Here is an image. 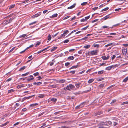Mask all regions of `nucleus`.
I'll list each match as a JSON object with an SVG mask.
<instances>
[{"instance_id": "nucleus-4", "label": "nucleus", "mask_w": 128, "mask_h": 128, "mask_svg": "<svg viewBox=\"0 0 128 128\" xmlns=\"http://www.w3.org/2000/svg\"><path fill=\"white\" fill-rule=\"evenodd\" d=\"M14 19L13 18H10L9 20H6L5 22L6 24H7L10 23Z\"/></svg>"}, {"instance_id": "nucleus-5", "label": "nucleus", "mask_w": 128, "mask_h": 128, "mask_svg": "<svg viewBox=\"0 0 128 128\" xmlns=\"http://www.w3.org/2000/svg\"><path fill=\"white\" fill-rule=\"evenodd\" d=\"M91 55L92 56L96 55L97 54V51L96 50H93L90 52Z\"/></svg>"}, {"instance_id": "nucleus-51", "label": "nucleus", "mask_w": 128, "mask_h": 128, "mask_svg": "<svg viewBox=\"0 0 128 128\" xmlns=\"http://www.w3.org/2000/svg\"><path fill=\"white\" fill-rule=\"evenodd\" d=\"M69 42V40H66L64 41V43H66Z\"/></svg>"}, {"instance_id": "nucleus-24", "label": "nucleus", "mask_w": 128, "mask_h": 128, "mask_svg": "<svg viewBox=\"0 0 128 128\" xmlns=\"http://www.w3.org/2000/svg\"><path fill=\"white\" fill-rule=\"evenodd\" d=\"M45 96L44 94H42L40 95L38 97L40 98H43Z\"/></svg>"}, {"instance_id": "nucleus-63", "label": "nucleus", "mask_w": 128, "mask_h": 128, "mask_svg": "<svg viewBox=\"0 0 128 128\" xmlns=\"http://www.w3.org/2000/svg\"><path fill=\"white\" fill-rule=\"evenodd\" d=\"M98 8V7H96L95 8H93V10H97Z\"/></svg>"}, {"instance_id": "nucleus-1", "label": "nucleus", "mask_w": 128, "mask_h": 128, "mask_svg": "<svg viewBox=\"0 0 128 128\" xmlns=\"http://www.w3.org/2000/svg\"><path fill=\"white\" fill-rule=\"evenodd\" d=\"M100 126L98 128H106L108 126L106 123L104 122H102L100 124Z\"/></svg>"}, {"instance_id": "nucleus-40", "label": "nucleus", "mask_w": 128, "mask_h": 128, "mask_svg": "<svg viewBox=\"0 0 128 128\" xmlns=\"http://www.w3.org/2000/svg\"><path fill=\"white\" fill-rule=\"evenodd\" d=\"M87 4V2H84L81 4V5L83 6H84Z\"/></svg>"}, {"instance_id": "nucleus-31", "label": "nucleus", "mask_w": 128, "mask_h": 128, "mask_svg": "<svg viewBox=\"0 0 128 128\" xmlns=\"http://www.w3.org/2000/svg\"><path fill=\"white\" fill-rule=\"evenodd\" d=\"M27 36V35L26 34H23L21 36H20V38H21L22 37H23L24 38L25 36Z\"/></svg>"}, {"instance_id": "nucleus-41", "label": "nucleus", "mask_w": 128, "mask_h": 128, "mask_svg": "<svg viewBox=\"0 0 128 128\" xmlns=\"http://www.w3.org/2000/svg\"><path fill=\"white\" fill-rule=\"evenodd\" d=\"M112 44H113V43H110V44H108L106 45V46H105L106 47H108V46H111Z\"/></svg>"}, {"instance_id": "nucleus-39", "label": "nucleus", "mask_w": 128, "mask_h": 128, "mask_svg": "<svg viewBox=\"0 0 128 128\" xmlns=\"http://www.w3.org/2000/svg\"><path fill=\"white\" fill-rule=\"evenodd\" d=\"M52 39V36H51L49 35L48 36V40H50Z\"/></svg>"}, {"instance_id": "nucleus-47", "label": "nucleus", "mask_w": 128, "mask_h": 128, "mask_svg": "<svg viewBox=\"0 0 128 128\" xmlns=\"http://www.w3.org/2000/svg\"><path fill=\"white\" fill-rule=\"evenodd\" d=\"M81 108H80V105H79V106H76V109H80Z\"/></svg>"}, {"instance_id": "nucleus-11", "label": "nucleus", "mask_w": 128, "mask_h": 128, "mask_svg": "<svg viewBox=\"0 0 128 128\" xmlns=\"http://www.w3.org/2000/svg\"><path fill=\"white\" fill-rule=\"evenodd\" d=\"M102 114V112H96V113H95L94 114V115L95 116H96L101 114Z\"/></svg>"}, {"instance_id": "nucleus-60", "label": "nucleus", "mask_w": 128, "mask_h": 128, "mask_svg": "<svg viewBox=\"0 0 128 128\" xmlns=\"http://www.w3.org/2000/svg\"><path fill=\"white\" fill-rule=\"evenodd\" d=\"M44 112H42V113L39 114L38 115V117H40V116H42V115H43L44 114Z\"/></svg>"}, {"instance_id": "nucleus-35", "label": "nucleus", "mask_w": 128, "mask_h": 128, "mask_svg": "<svg viewBox=\"0 0 128 128\" xmlns=\"http://www.w3.org/2000/svg\"><path fill=\"white\" fill-rule=\"evenodd\" d=\"M109 18L108 16H107L104 18V20H106L108 19Z\"/></svg>"}, {"instance_id": "nucleus-52", "label": "nucleus", "mask_w": 128, "mask_h": 128, "mask_svg": "<svg viewBox=\"0 0 128 128\" xmlns=\"http://www.w3.org/2000/svg\"><path fill=\"white\" fill-rule=\"evenodd\" d=\"M78 65H76L75 66H72V69L73 68H76L78 67Z\"/></svg>"}, {"instance_id": "nucleus-38", "label": "nucleus", "mask_w": 128, "mask_h": 128, "mask_svg": "<svg viewBox=\"0 0 128 128\" xmlns=\"http://www.w3.org/2000/svg\"><path fill=\"white\" fill-rule=\"evenodd\" d=\"M103 71H101L98 72V74H103Z\"/></svg>"}, {"instance_id": "nucleus-19", "label": "nucleus", "mask_w": 128, "mask_h": 128, "mask_svg": "<svg viewBox=\"0 0 128 128\" xmlns=\"http://www.w3.org/2000/svg\"><path fill=\"white\" fill-rule=\"evenodd\" d=\"M50 100L52 102H56L57 100L56 98H52Z\"/></svg>"}, {"instance_id": "nucleus-64", "label": "nucleus", "mask_w": 128, "mask_h": 128, "mask_svg": "<svg viewBox=\"0 0 128 128\" xmlns=\"http://www.w3.org/2000/svg\"><path fill=\"white\" fill-rule=\"evenodd\" d=\"M121 10V8H119L118 9H116L115 10V11L116 12L118 11Z\"/></svg>"}, {"instance_id": "nucleus-49", "label": "nucleus", "mask_w": 128, "mask_h": 128, "mask_svg": "<svg viewBox=\"0 0 128 128\" xmlns=\"http://www.w3.org/2000/svg\"><path fill=\"white\" fill-rule=\"evenodd\" d=\"M90 17V16L86 17L85 18V19L86 20V21Z\"/></svg>"}, {"instance_id": "nucleus-21", "label": "nucleus", "mask_w": 128, "mask_h": 128, "mask_svg": "<svg viewBox=\"0 0 128 128\" xmlns=\"http://www.w3.org/2000/svg\"><path fill=\"white\" fill-rule=\"evenodd\" d=\"M38 105V104L37 103H36L34 104H31L30 105V106L31 107H34V106H35Z\"/></svg>"}, {"instance_id": "nucleus-58", "label": "nucleus", "mask_w": 128, "mask_h": 128, "mask_svg": "<svg viewBox=\"0 0 128 128\" xmlns=\"http://www.w3.org/2000/svg\"><path fill=\"white\" fill-rule=\"evenodd\" d=\"M27 110V109L26 108H24L22 110V111L23 112H25Z\"/></svg>"}, {"instance_id": "nucleus-14", "label": "nucleus", "mask_w": 128, "mask_h": 128, "mask_svg": "<svg viewBox=\"0 0 128 128\" xmlns=\"http://www.w3.org/2000/svg\"><path fill=\"white\" fill-rule=\"evenodd\" d=\"M127 52V50H126L124 49L122 50V52L124 54H126Z\"/></svg>"}, {"instance_id": "nucleus-61", "label": "nucleus", "mask_w": 128, "mask_h": 128, "mask_svg": "<svg viewBox=\"0 0 128 128\" xmlns=\"http://www.w3.org/2000/svg\"><path fill=\"white\" fill-rule=\"evenodd\" d=\"M14 48H12L9 52L8 53H10L12 52L14 49Z\"/></svg>"}, {"instance_id": "nucleus-46", "label": "nucleus", "mask_w": 128, "mask_h": 128, "mask_svg": "<svg viewBox=\"0 0 128 128\" xmlns=\"http://www.w3.org/2000/svg\"><path fill=\"white\" fill-rule=\"evenodd\" d=\"M104 84H102L99 86L101 88H102L104 86Z\"/></svg>"}, {"instance_id": "nucleus-50", "label": "nucleus", "mask_w": 128, "mask_h": 128, "mask_svg": "<svg viewBox=\"0 0 128 128\" xmlns=\"http://www.w3.org/2000/svg\"><path fill=\"white\" fill-rule=\"evenodd\" d=\"M36 22H32V23H31L30 24H29V25H30V26H31V25H33V24H36Z\"/></svg>"}, {"instance_id": "nucleus-32", "label": "nucleus", "mask_w": 128, "mask_h": 128, "mask_svg": "<svg viewBox=\"0 0 128 128\" xmlns=\"http://www.w3.org/2000/svg\"><path fill=\"white\" fill-rule=\"evenodd\" d=\"M29 74V73L28 72H27L25 74H22V76H27V75H28Z\"/></svg>"}, {"instance_id": "nucleus-48", "label": "nucleus", "mask_w": 128, "mask_h": 128, "mask_svg": "<svg viewBox=\"0 0 128 128\" xmlns=\"http://www.w3.org/2000/svg\"><path fill=\"white\" fill-rule=\"evenodd\" d=\"M12 80V78H10L8 79L6 81V82H9L11 81Z\"/></svg>"}, {"instance_id": "nucleus-15", "label": "nucleus", "mask_w": 128, "mask_h": 128, "mask_svg": "<svg viewBox=\"0 0 128 128\" xmlns=\"http://www.w3.org/2000/svg\"><path fill=\"white\" fill-rule=\"evenodd\" d=\"M81 83H76L75 84V85L76 86L77 88H78L80 87Z\"/></svg>"}, {"instance_id": "nucleus-45", "label": "nucleus", "mask_w": 128, "mask_h": 128, "mask_svg": "<svg viewBox=\"0 0 128 128\" xmlns=\"http://www.w3.org/2000/svg\"><path fill=\"white\" fill-rule=\"evenodd\" d=\"M16 106L14 107V109H15L16 107V106H18L20 105V104H19L16 103Z\"/></svg>"}, {"instance_id": "nucleus-7", "label": "nucleus", "mask_w": 128, "mask_h": 128, "mask_svg": "<svg viewBox=\"0 0 128 128\" xmlns=\"http://www.w3.org/2000/svg\"><path fill=\"white\" fill-rule=\"evenodd\" d=\"M50 46H49L48 47H47V48H44V50H40V51L39 52H38L37 53V54H39L41 53H42V52H43L44 51H45V50H47V49H48L50 47Z\"/></svg>"}, {"instance_id": "nucleus-30", "label": "nucleus", "mask_w": 128, "mask_h": 128, "mask_svg": "<svg viewBox=\"0 0 128 128\" xmlns=\"http://www.w3.org/2000/svg\"><path fill=\"white\" fill-rule=\"evenodd\" d=\"M90 47V45H88L84 46V48L86 49L89 48Z\"/></svg>"}, {"instance_id": "nucleus-17", "label": "nucleus", "mask_w": 128, "mask_h": 128, "mask_svg": "<svg viewBox=\"0 0 128 128\" xmlns=\"http://www.w3.org/2000/svg\"><path fill=\"white\" fill-rule=\"evenodd\" d=\"M15 6V4H13L10 5L9 7V9L11 10L12 9L14 8Z\"/></svg>"}, {"instance_id": "nucleus-22", "label": "nucleus", "mask_w": 128, "mask_h": 128, "mask_svg": "<svg viewBox=\"0 0 128 128\" xmlns=\"http://www.w3.org/2000/svg\"><path fill=\"white\" fill-rule=\"evenodd\" d=\"M14 90L13 89H11L8 91V93H12L14 92Z\"/></svg>"}, {"instance_id": "nucleus-13", "label": "nucleus", "mask_w": 128, "mask_h": 128, "mask_svg": "<svg viewBox=\"0 0 128 128\" xmlns=\"http://www.w3.org/2000/svg\"><path fill=\"white\" fill-rule=\"evenodd\" d=\"M58 16V14H56L53 15L52 16H50V18H56L57 16Z\"/></svg>"}, {"instance_id": "nucleus-34", "label": "nucleus", "mask_w": 128, "mask_h": 128, "mask_svg": "<svg viewBox=\"0 0 128 128\" xmlns=\"http://www.w3.org/2000/svg\"><path fill=\"white\" fill-rule=\"evenodd\" d=\"M108 9H109L108 8H105L102 10V12H104V11H107V10H108Z\"/></svg>"}, {"instance_id": "nucleus-29", "label": "nucleus", "mask_w": 128, "mask_h": 128, "mask_svg": "<svg viewBox=\"0 0 128 128\" xmlns=\"http://www.w3.org/2000/svg\"><path fill=\"white\" fill-rule=\"evenodd\" d=\"M128 80V77L126 78L123 81V82H126Z\"/></svg>"}, {"instance_id": "nucleus-43", "label": "nucleus", "mask_w": 128, "mask_h": 128, "mask_svg": "<svg viewBox=\"0 0 128 128\" xmlns=\"http://www.w3.org/2000/svg\"><path fill=\"white\" fill-rule=\"evenodd\" d=\"M34 79V78H28V79L27 80L28 81H30Z\"/></svg>"}, {"instance_id": "nucleus-53", "label": "nucleus", "mask_w": 128, "mask_h": 128, "mask_svg": "<svg viewBox=\"0 0 128 128\" xmlns=\"http://www.w3.org/2000/svg\"><path fill=\"white\" fill-rule=\"evenodd\" d=\"M88 26H87L86 27L82 29V30H86L88 28Z\"/></svg>"}, {"instance_id": "nucleus-33", "label": "nucleus", "mask_w": 128, "mask_h": 128, "mask_svg": "<svg viewBox=\"0 0 128 128\" xmlns=\"http://www.w3.org/2000/svg\"><path fill=\"white\" fill-rule=\"evenodd\" d=\"M41 44V42H38L37 44L35 45V46L36 47H37L38 46Z\"/></svg>"}, {"instance_id": "nucleus-9", "label": "nucleus", "mask_w": 128, "mask_h": 128, "mask_svg": "<svg viewBox=\"0 0 128 128\" xmlns=\"http://www.w3.org/2000/svg\"><path fill=\"white\" fill-rule=\"evenodd\" d=\"M42 84V82H34L33 83V84L35 86H38V85H41Z\"/></svg>"}, {"instance_id": "nucleus-56", "label": "nucleus", "mask_w": 128, "mask_h": 128, "mask_svg": "<svg viewBox=\"0 0 128 128\" xmlns=\"http://www.w3.org/2000/svg\"><path fill=\"white\" fill-rule=\"evenodd\" d=\"M116 56L114 55H113V56L112 58V60H113L114 58H116Z\"/></svg>"}, {"instance_id": "nucleus-26", "label": "nucleus", "mask_w": 128, "mask_h": 128, "mask_svg": "<svg viewBox=\"0 0 128 128\" xmlns=\"http://www.w3.org/2000/svg\"><path fill=\"white\" fill-rule=\"evenodd\" d=\"M54 61L52 60V62H50L49 63V64H50V66H52L54 64Z\"/></svg>"}, {"instance_id": "nucleus-23", "label": "nucleus", "mask_w": 128, "mask_h": 128, "mask_svg": "<svg viewBox=\"0 0 128 128\" xmlns=\"http://www.w3.org/2000/svg\"><path fill=\"white\" fill-rule=\"evenodd\" d=\"M112 69V67L111 66L108 67L106 68V70H111Z\"/></svg>"}, {"instance_id": "nucleus-36", "label": "nucleus", "mask_w": 128, "mask_h": 128, "mask_svg": "<svg viewBox=\"0 0 128 128\" xmlns=\"http://www.w3.org/2000/svg\"><path fill=\"white\" fill-rule=\"evenodd\" d=\"M70 63L68 62H67L65 64V66L68 67L70 65Z\"/></svg>"}, {"instance_id": "nucleus-8", "label": "nucleus", "mask_w": 128, "mask_h": 128, "mask_svg": "<svg viewBox=\"0 0 128 128\" xmlns=\"http://www.w3.org/2000/svg\"><path fill=\"white\" fill-rule=\"evenodd\" d=\"M110 56H108L107 57H106V56H103L102 57V58L104 60H108Z\"/></svg>"}, {"instance_id": "nucleus-12", "label": "nucleus", "mask_w": 128, "mask_h": 128, "mask_svg": "<svg viewBox=\"0 0 128 128\" xmlns=\"http://www.w3.org/2000/svg\"><path fill=\"white\" fill-rule=\"evenodd\" d=\"M26 68V66H24L22 67L21 68L20 70L19 71L20 72H22L23 70L24 69Z\"/></svg>"}, {"instance_id": "nucleus-20", "label": "nucleus", "mask_w": 128, "mask_h": 128, "mask_svg": "<svg viewBox=\"0 0 128 128\" xmlns=\"http://www.w3.org/2000/svg\"><path fill=\"white\" fill-rule=\"evenodd\" d=\"M41 14V12H40L38 13L37 14H36L34 15L36 18L40 16Z\"/></svg>"}, {"instance_id": "nucleus-28", "label": "nucleus", "mask_w": 128, "mask_h": 128, "mask_svg": "<svg viewBox=\"0 0 128 128\" xmlns=\"http://www.w3.org/2000/svg\"><path fill=\"white\" fill-rule=\"evenodd\" d=\"M57 48V47H54L50 51L51 52H53V51H55V50H56Z\"/></svg>"}, {"instance_id": "nucleus-37", "label": "nucleus", "mask_w": 128, "mask_h": 128, "mask_svg": "<svg viewBox=\"0 0 128 128\" xmlns=\"http://www.w3.org/2000/svg\"><path fill=\"white\" fill-rule=\"evenodd\" d=\"M39 73L38 72H37L36 73H34V75L35 76H38L39 75Z\"/></svg>"}, {"instance_id": "nucleus-54", "label": "nucleus", "mask_w": 128, "mask_h": 128, "mask_svg": "<svg viewBox=\"0 0 128 128\" xmlns=\"http://www.w3.org/2000/svg\"><path fill=\"white\" fill-rule=\"evenodd\" d=\"M116 100H113L112 102H111V104H113L114 102H116Z\"/></svg>"}, {"instance_id": "nucleus-18", "label": "nucleus", "mask_w": 128, "mask_h": 128, "mask_svg": "<svg viewBox=\"0 0 128 128\" xmlns=\"http://www.w3.org/2000/svg\"><path fill=\"white\" fill-rule=\"evenodd\" d=\"M9 123L8 122H6L4 123V124L0 125L1 127H4L6 126V125L8 124Z\"/></svg>"}, {"instance_id": "nucleus-25", "label": "nucleus", "mask_w": 128, "mask_h": 128, "mask_svg": "<svg viewBox=\"0 0 128 128\" xmlns=\"http://www.w3.org/2000/svg\"><path fill=\"white\" fill-rule=\"evenodd\" d=\"M94 81V80L93 79H91L90 80L88 81V83L89 84H90L92 83Z\"/></svg>"}, {"instance_id": "nucleus-2", "label": "nucleus", "mask_w": 128, "mask_h": 128, "mask_svg": "<svg viewBox=\"0 0 128 128\" xmlns=\"http://www.w3.org/2000/svg\"><path fill=\"white\" fill-rule=\"evenodd\" d=\"M69 32L68 30H66L64 32L63 34H62L60 36V37L58 38H63L66 36L68 33Z\"/></svg>"}, {"instance_id": "nucleus-59", "label": "nucleus", "mask_w": 128, "mask_h": 128, "mask_svg": "<svg viewBox=\"0 0 128 128\" xmlns=\"http://www.w3.org/2000/svg\"><path fill=\"white\" fill-rule=\"evenodd\" d=\"M33 46H34V45L33 44L31 45L29 47H28L26 48V49H28L30 48H32V47H33Z\"/></svg>"}, {"instance_id": "nucleus-3", "label": "nucleus", "mask_w": 128, "mask_h": 128, "mask_svg": "<svg viewBox=\"0 0 128 128\" xmlns=\"http://www.w3.org/2000/svg\"><path fill=\"white\" fill-rule=\"evenodd\" d=\"M72 89V84H70L68 86L64 88V90H67L70 91Z\"/></svg>"}, {"instance_id": "nucleus-55", "label": "nucleus", "mask_w": 128, "mask_h": 128, "mask_svg": "<svg viewBox=\"0 0 128 128\" xmlns=\"http://www.w3.org/2000/svg\"><path fill=\"white\" fill-rule=\"evenodd\" d=\"M107 123L110 125L111 124H112V122L110 121H108L107 122Z\"/></svg>"}, {"instance_id": "nucleus-44", "label": "nucleus", "mask_w": 128, "mask_h": 128, "mask_svg": "<svg viewBox=\"0 0 128 128\" xmlns=\"http://www.w3.org/2000/svg\"><path fill=\"white\" fill-rule=\"evenodd\" d=\"M104 80V78H101L98 80V82H100L101 81H102Z\"/></svg>"}, {"instance_id": "nucleus-6", "label": "nucleus", "mask_w": 128, "mask_h": 128, "mask_svg": "<svg viewBox=\"0 0 128 128\" xmlns=\"http://www.w3.org/2000/svg\"><path fill=\"white\" fill-rule=\"evenodd\" d=\"M27 86V84H22L21 85H19L17 86V88L18 89H19L21 88L22 87H24Z\"/></svg>"}, {"instance_id": "nucleus-10", "label": "nucleus", "mask_w": 128, "mask_h": 128, "mask_svg": "<svg viewBox=\"0 0 128 128\" xmlns=\"http://www.w3.org/2000/svg\"><path fill=\"white\" fill-rule=\"evenodd\" d=\"M66 80H58V83L60 84H62L64 83Z\"/></svg>"}, {"instance_id": "nucleus-42", "label": "nucleus", "mask_w": 128, "mask_h": 128, "mask_svg": "<svg viewBox=\"0 0 128 128\" xmlns=\"http://www.w3.org/2000/svg\"><path fill=\"white\" fill-rule=\"evenodd\" d=\"M94 47H97V48H98L99 46V45L98 44H94Z\"/></svg>"}, {"instance_id": "nucleus-16", "label": "nucleus", "mask_w": 128, "mask_h": 128, "mask_svg": "<svg viewBox=\"0 0 128 128\" xmlns=\"http://www.w3.org/2000/svg\"><path fill=\"white\" fill-rule=\"evenodd\" d=\"M86 103V102H84L80 104V108H81L84 107V106Z\"/></svg>"}, {"instance_id": "nucleus-57", "label": "nucleus", "mask_w": 128, "mask_h": 128, "mask_svg": "<svg viewBox=\"0 0 128 128\" xmlns=\"http://www.w3.org/2000/svg\"><path fill=\"white\" fill-rule=\"evenodd\" d=\"M110 34L111 35H116V34L115 33H111Z\"/></svg>"}, {"instance_id": "nucleus-62", "label": "nucleus", "mask_w": 128, "mask_h": 128, "mask_svg": "<svg viewBox=\"0 0 128 128\" xmlns=\"http://www.w3.org/2000/svg\"><path fill=\"white\" fill-rule=\"evenodd\" d=\"M98 20V19L95 20H94L93 21H92V23H94V22H97Z\"/></svg>"}, {"instance_id": "nucleus-27", "label": "nucleus", "mask_w": 128, "mask_h": 128, "mask_svg": "<svg viewBox=\"0 0 128 128\" xmlns=\"http://www.w3.org/2000/svg\"><path fill=\"white\" fill-rule=\"evenodd\" d=\"M32 96H31L28 97H25L24 98V100H26V99H28L30 98H32Z\"/></svg>"}]
</instances>
